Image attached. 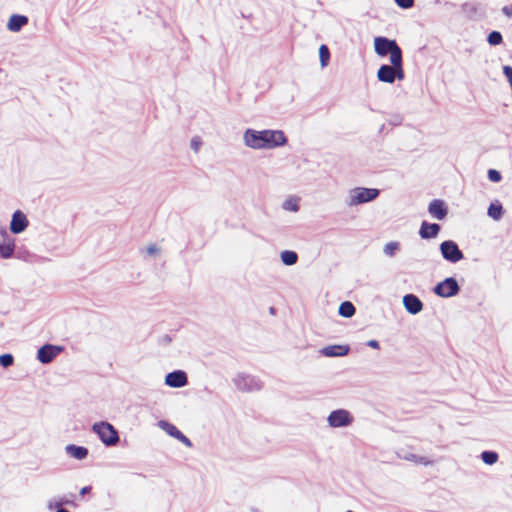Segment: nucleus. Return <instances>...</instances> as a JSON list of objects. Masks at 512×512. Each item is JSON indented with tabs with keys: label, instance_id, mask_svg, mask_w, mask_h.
<instances>
[{
	"label": "nucleus",
	"instance_id": "obj_1",
	"mask_svg": "<svg viewBox=\"0 0 512 512\" xmlns=\"http://www.w3.org/2000/svg\"><path fill=\"white\" fill-rule=\"evenodd\" d=\"M243 142L254 150H272L285 146L288 138L282 130L248 128L243 133Z\"/></svg>",
	"mask_w": 512,
	"mask_h": 512
},
{
	"label": "nucleus",
	"instance_id": "obj_2",
	"mask_svg": "<svg viewBox=\"0 0 512 512\" xmlns=\"http://www.w3.org/2000/svg\"><path fill=\"white\" fill-rule=\"evenodd\" d=\"M380 190L377 188L355 187L349 191L346 205L349 207L372 202L378 198Z\"/></svg>",
	"mask_w": 512,
	"mask_h": 512
},
{
	"label": "nucleus",
	"instance_id": "obj_3",
	"mask_svg": "<svg viewBox=\"0 0 512 512\" xmlns=\"http://www.w3.org/2000/svg\"><path fill=\"white\" fill-rule=\"evenodd\" d=\"M92 430L106 447L116 446L120 441L117 429L109 422H96L93 424Z\"/></svg>",
	"mask_w": 512,
	"mask_h": 512
},
{
	"label": "nucleus",
	"instance_id": "obj_4",
	"mask_svg": "<svg viewBox=\"0 0 512 512\" xmlns=\"http://www.w3.org/2000/svg\"><path fill=\"white\" fill-rule=\"evenodd\" d=\"M374 50L380 57H386L389 55L390 61L393 60V57L398 58L402 55V50L396 40L389 39L384 36H377L374 38Z\"/></svg>",
	"mask_w": 512,
	"mask_h": 512
},
{
	"label": "nucleus",
	"instance_id": "obj_5",
	"mask_svg": "<svg viewBox=\"0 0 512 512\" xmlns=\"http://www.w3.org/2000/svg\"><path fill=\"white\" fill-rule=\"evenodd\" d=\"M233 383L239 391L247 393L259 391L263 387L262 382L257 377L246 373H238L233 379Z\"/></svg>",
	"mask_w": 512,
	"mask_h": 512
},
{
	"label": "nucleus",
	"instance_id": "obj_6",
	"mask_svg": "<svg viewBox=\"0 0 512 512\" xmlns=\"http://www.w3.org/2000/svg\"><path fill=\"white\" fill-rule=\"evenodd\" d=\"M433 292L441 298H451L460 292V285L455 277H447L433 287Z\"/></svg>",
	"mask_w": 512,
	"mask_h": 512
},
{
	"label": "nucleus",
	"instance_id": "obj_7",
	"mask_svg": "<svg viewBox=\"0 0 512 512\" xmlns=\"http://www.w3.org/2000/svg\"><path fill=\"white\" fill-rule=\"evenodd\" d=\"M354 421V417L346 409L339 408L330 412L327 417L328 425L332 428H345L350 426Z\"/></svg>",
	"mask_w": 512,
	"mask_h": 512
},
{
	"label": "nucleus",
	"instance_id": "obj_8",
	"mask_svg": "<svg viewBox=\"0 0 512 512\" xmlns=\"http://www.w3.org/2000/svg\"><path fill=\"white\" fill-rule=\"evenodd\" d=\"M439 250L443 259L450 263H457L464 259V254L459 248L458 244L453 240H445L440 246Z\"/></svg>",
	"mask_w": 512,
	"mask_h": 512
},
{
	"label": "nucleus",
	"instance_id": "obj_9",
	"mask_svg": "<svg viewBox=\"0 0 512 512\" xmlns=\"http://www.w3.org/2000/svg\"><path fill=\"white\" fill-rule=\"evenodd\" d=\"M15 253V238L5 228H0V256L10 259Z\"/></svg>",
	"mask_w": 512,
	"mask_h": 512
},
{
	"label": "nucleus",
	"instance_id": "obj_10",
	"mask_svg": "<svg viewBox=\"0 0 512 512\" xmlns=\"http://www.w3.org/2000/svg\"><path fill=\"white\" fill-rule=\"evenodd\" d=\"M64 347L53 345V344H44L37 351V360L42 364L51 363L62 351Z\"/></svg>",
	"mask_w": 512,
	"mask_h": 512
},
{
	"label": "nucleus",
	"instance_id": "obj_11",
	"mask_svg": "<svg viewBox=\"0 0 512 512\" xmlns=\"http://www.w3.org/2000/svg\"><path fill=\"white\" fill-rule=\"evenodd\" d=\"M187 383V373L183 370H174L165 376V384L171 388H182Z\"/></svg>",
	"mask_w": 512,
	"mask_h": 512
},
{
	"label": "nucleus",
	"instance_id": "obj_12",
	"mask_svg": "<svg viewBox=\"0 0 512 512\" xmlns=\"http://www.w3.org/2000/svg\"><path fill=\"white\" fill-rule=\"evenodd\" d=\"M402 303L405 310L411 315L420 313L424 307L420 298L412 293L405 294L402 298Z\"/></svg>",
	"mask_w": 512,
	"mask_h": 512
},
{
	"label": "nucleus",
	"instance_id": "obj_13",
	"mask_svg": "<svg viewBox=\"0 0 512 512\" xmlns=\"http://www.w3.org/2000/svg\"><path fill=\"white\" fill-rule=\"evenodd\" d=\"M29 225V221L26 215L21 210H16L12 214L10 221V231L13 234H20L26 230Z\"/></svg>",
	"mask_w": 512,
	"mask_h": 512
},
{
	"label": "nucleus",
	"instance_id": "obj_14",
	"mask_svg": "<svg viewBox=\"0 0 512 512\" xmlns=\"http://www.w3.org/2000/svg\"><path fill=\"white\" fill-rule=\"evenodd\" d=\"M428 212L433 218L443 220L448 214V208L443 200L434 199L428 205Z\"/></svg>",
	"mask_w": 512,
	"mask_h": 512
},
{
	"label": "nucleus",
	"instance_id": "obj_15",
	"mask_svg": "<svg viewBox=\"0 0 512 512\" xmlns=\"http://www.w3.org/2000/svg\"><path fill=\"white\" fill-rule=\"evenodd\" d=\"M441 230V226L438 223H430L423 221L420 225L419 236L422 239L429 240L436 238Z\"/></svg>",
	"mask_w": 512,
	"mask_h": 512
},
{
	"label": "nucleus",
	"instance_id": "obj_16",
	"mask_svg": "<svg viewBox=\"0 0 512 512\" xmlns=\"http://www.w3.org/2000/svg\"><path fill=\"white\" fill-rule=\"evenodd\" d=\"M350 347L348 345H328L320 350V353L326 357H342L349 353Z\"/></svg>",
	"mask_w": 512,
	"mask_h": 512
},
{
	"label": "nucleus",
	"instance_id": "obj_17",
	"mask_svg": "<svg viewBox=\"0 0 512 512\" xmlns=\"http://www.w3.org/2000/svg\"><path fill=\"white\" fill-rule=\"evenodd\" d=\"M28 17L21 14H13L8 20L7 29L11 32H19L28 24Z\"/></svg>",
	"mask_w": 512,
	"mask_h": 512
},
{
	"label": "nucleus",
	"instance_id": "obj_18",
	"mask_svg": "<svg viewBox=\"0 0 512 512\" xmlns=\"http://www.w3.org/2000/svg\"><path fill=\"white\" fill-rule=\"evenodd\" d=\"M377 79L383 83H394V65L382 64L377 71Z\"/></svg>",
	"mask_w": 512,
	"mask_h": 512
},
{
	"label": "nucleus",
	"instance_id": "obj_19",
	"mask_svg": "<svg viewBox=\"0 0 512 512\" xmlns=\"http://www.w3.org/2000/svg\"><path fill=\"white\" fill-rule=\"evenodd\" d=\"M65 452L76 460H84L89 454L88 448L84 446H78L75 444H68L65 447Z\"/></svg>",
	"mask_w": 512,
	"mask_h": 512
},
{
	"label": "nucleus",
	"instance_id": "obj_20",
	"mask_svg": "<svg viewBox=\"0 0 512 512\" xmlns=\"http://www.w3.org/2000/svg\"><path fill=\"white\" fill-rule=\"evenodd\" d=\"M487 214L493 220H500L503 217L504 209L502 204L499 201L492 202L487 210Z\"/></svg>",
	"mask_w": 512,
	"mask_h": 512
},
{
	"label": "nucleus",
	"instance_id": "obj_21",
	"mask_svg": "<svg viewBox=\"0 0 512 512\" xmlns=\"http://www.w3.org/2000/svg\"><path fill=\"white\" fill-rule=\"evenodd\" d=\"M158 427L165 431L169 436L177 439L179 435H181V431L172 423L166 420H160L157 423Z\"/></svg>",
	"mask_w": 512,
	"mask_h": 512
},
{
	"label": "nucleus",
	"instance_id": "obj_22",
	"mask_svg": "<svg viewBox=\"0 0 512 512\" xmlns=\"http://www.w3.org/2000/svg\"><path fill=\"white\" fill-rule=\"evenodd\" d=\"M394 65V81L396 79L403 80L405 78V72L403 67V56H399L398 58L393 57V60L390 61Z\"/></svg>",
	"mask_w": 512,
	"mask_h": 512
},
{
	"label": "nucleus",
	"instance_id": "obj_23",
	"mask_svg": "<svg viewBox=\"0 0 512 512\" xmlns=\"http://www.w3.org/2000/svg\"><path fill=\"white\" fill-rule=\"evenodd\" d=\"M356 313V308L350 301H343L338 308V314L344 318H351Z\"/></svg>",
	"mask_w": 512,
	"mask_h": 512
},
{
	"label": "nucleus",
	"instance_id": "obj_24",
	"mask_svg": "<svg viewBox=\"0 0 512 512\" xmlns=\"http://www.w3.org/2000/svg\"><path fill=\"white\" fill-rule=\"evenodd\" d=\"M282 263L286 266L295 265L298 261V254L292 250H284L280 254Z\"/></svg>",
	"mask_w": 512,
	"mask_h": 512
},
{
	"label": "nucleus",
	"instance_id": "obj_25",
	"mask_svg": "<svg viewBox=\"0 0 512 512\" xmlns=\"http://www.w3.org/2000/svg\"><path fill=\"white\" fill-rule=\"evenodd\" d=\"M482 461L487 465H493L498 461V453L491 450L483 451L480 455Z\"/></svg>",
	"mask_w": 512,
	"mask_h": 512
},
{
	"label": "nucleus",
	"instance_id": "obj_26",
	"mask_svg": "<svg viewBox=\"0 0 512 512\" xmlns=\"http://www.w3.org/2000/svg\"><path fill=\"white\" fill-rule=\"evenodd\" d=\"M319 59L321 67H326L328 65L330 60V50L325 44H322L319 48Z\"/></svg>",
	"mask_w": 512,
	"mask_h": 512
},
{
	"label": "nucleus",
	"instance_id": "obj_27",
	"mask_svg": "<svg viewBox=\"0 0 512 512\" xmlns=\"http://www.w3.org/2000/svg\"><path fill=\"white\" fill-rule=\"evenodd\" d=\"M487 42L491 46L500 45L503 42V36L499 31L493 30L488 34Z\"/></svg>",
	"mask_w": 512,
	"mask_h": 512
},
{
	"label": "nucleus",
	"instance_id": "obj_28",
	"mask_svg": "<svg viewBox=\"0 0 512 512\" xmlns=\"http://www.w3.org/2000/svg\"><path fill=\"white\" fill-rule=\"evenodd\" d=\"M404 459L408 460V461H413L415 463L422 464V465H425V466L431 464V461L428 458L423 457V456H419V455H416V454H413V453L406 454L404 456Z\"/></svg>",
	"mask_w": 512,
	"mask_h": 512
},
{
	"label": "nucleus",
	"instance_id": "obj_29",
	"mask_svg": "<svg viewBox=\"0 0 512 512\" xmlns=\"http://www.w3.org/2000/svg\"><path fill=\"white\" fill-rule=\"evenodd\" d=\"M400 248V244L399 242H396V241H391V242H388L384 248H383V252L385 255L389 256V257H393L396 253V251H398Z\"/></svg>",
	"mask_w": 512,
	"mask_h": 512
},
{
	"label": "nucleus",
	"instance_id": "obj_30",
	"mask_svg": "<svg viewBox=\"0 0 512 512\" xmlns=\"http://www.w3.org/2000/svg\"><path fill=\"white\" fill-rule=\"evenodd\" d=\"M14 364V356L11 353L0 355V365L3 368H9Z\"/></svg>",
	"mask_w": 512,
	"mask_h": 512
},
{
	"label": "nucleus",
	"instance_id": "obj_31",
	"mask_svg": "<svg viewBox=\"0 0 512 512\" xmlns=\"http://www.w3.org/2000/svg\"><path fill=\"white\" fill-rule=\"evenodd\" d=\"M461 10H462V12H463V13H465L467 16L472 17V15H474V14L476 13V11H477V7H476V5H475V4H473V3H468V2H466V3H463V4L461 5Z\"/></svg>",
	"mask_w": 512,
	"mask_h": 512
},
{
	"label": "nucleus",
	"instance_id": "obj_32",
	"mask_svg": "<svg viewBox=\"0 0 512 512\" xmlns=\"http://www.w3.org/2000/svg\"><path fill=\"white\" fill-rule=\"evenodd\" d=\"M487 177L491 182L498 183L502 179L501 173L496 169H489L487 172Z\"/></svg>",
	"mask_w": 512,
	"mask_h": 512
},
{
	"label": "nucleus",
	"instance_id": "obj_33",
	"mask_svg": "<svg viewBox=\"0 0 512 512\" xmlns=\"http://www.w3.org/2000/svg\"><path fill=\"white\" fill-rule=\"evenodd\" d=\"M283 209L288 210V211L297 212L299 210V206L295 202H292L290 200H286L283 203Z\"/></svg>",
	"mask_w": 512,
	"mask_h": 512
},
{
	"label": "nucleus",
	"instance_id": "obj_34",
	"mask_svg": "<svg viewBox=\"0 0 512 512\" xmlns=\"http://www.w3.org/2000/svg\"><path fill=\"white\" fill-rule=\"evenodd\" d=\"M395 3L402 9H409L413 7L414 0H394Z\"/></svg>",
	"mask_w": 512,
	"mask_h": 512
},
{
	"label": "nucleus",
	"instance_id": "obj_35",
	"mask_svg": "<svg viewBox=\"0 0 512 512\" xmlns=\"http://www.w3.org/2000/svg\"><path fill=\"white\" fill-rule=\"evenodd\" d=\"M177 440L184 444L186 447L191 448L193 446L191 440L185 436L182 432L181 435L177 437Z\"/></svg>",
	"mask_w": 512,
	"mask_h": 512
},
{
	"label": "nucleus",
	"instance_id": "obj_36",
	"mask_svg": "<svg viewBox=\"0 0 512 512\" xmlns=\"http://www.w3.org/2000/svg\"><path fill=\"white\" fill-rule=\"evenodd\" d=\"M73 500L68 499L67 497H63L56 501V507H62L63 505H72Z\"/></svg>",
	"mask_w": 512,
	"mask_h": 512
},
{
	"label": "nucleus",
	"instance_id": "obj_37",
	"mask_svg": "<svg viewBox=\"0 0 512 512\" xmlns=\"http://www.w3.org/2000/svg\"><path fill=\"white\" fill-rule=\"evenodd\" d=\"M158 251L159 249L155 244H151L146 248V252L149 255H155Z\"/></svg>",
	"mask_w": 512,
	"mask_h": 512
},
{
	"label": "nucleus",
	"instance_id": "obj_38",
	"mask_svg": "<svg viewBox=\"0 0 512 512\" xmlns=\"http://www.w3.org/2000/svg\"><path fill=\"white\" fill-rule=\"evenodd\" d=\"M502 13L507 16V17H510L512 18V6L511 5H506L502 8Z\"/></svg>",
	"mask_w": 512,
	"mask_h": 512
},
{
	"label": "nucleus",
	"instance_id": "obj_39",
	"mask_svg": "<svg viewBox=\"0 0 512 512\" xmlns=\"http://www.w3.org/2000/svg\"><path fill=\"white\" fill-rule=\"evenodd\" d=\"M200 144H201V141L198 138H193L191 140V148L194 151H198Z\"/></svg>",
	"mask_w": 512,
	"mask_h": 512
},
{
	"label": "nucleus",
	"instance_id": "obj_40",
	"mask_svg": "<svg viewBox=\"0 0 512 512\" xmlns=\"http://www.w3.org/2000/svg\"><path fill=\"white\" fill-rule=\"evenodd\" d=\"M367 346L370 347V348H373V349H379L380 348V344L377 340H369L367 342Z\"/></svg>",
	"mask_w": 512,
	"mask_h": 512
},
{
	"label": "nucleus",
	"instance_id": "obj_41",
	"mask_svg": "<svg viewBox=\"0 0 512 512\" xmlns=\"http://www.w3.org/2000/svg\"><path fill=\"white\" fill-rule=\"evenodd\" d=\"M92 490V487L91 486H84L80 489V495L81 496H84L88 493H90V491Z\"/></svg>",
	"mask_w": 512,
	"mask_h": 512
},
{
	"label": "nucleus",
	"instance_id": "obj_42",
	"mask_svg": "<svg viewBox=\"0 0 512 512\" xmlns=\"http://www.w3.org/2000/svg\"><path fill=\"white\" fill-rule=\"evenodd\" d=\"M161 342L163 344H169L171 342V338L169 335H164L162 338H161Z\"/></svg>",
	"mask_w": 512,
	"mask_h": 512
},
{
	"label": "nucleus",
	"instance_id": "obj_43",
	"mask_svg": "<svg viewBox=\"0 0 512 512\" xmlns=\"http://www.w3.org/2000/svg\"><path fill=\"white\" fill-rule=\"evenodd\" d=\"M56 501L57 500H49L48 509H50V510L56 509Z\"/></svg>",
	"mask_w": 512,
	"mask_h": 512
},
{
	"label": "nucleus",
	"instance_id": "obj_44",
	"mask_svg": "<svg viewBox=\"0 0 512 512\" xmlns=\"http://www.w3.org/2000/svg\"><path fill=\"white\" fill-rule=\"evenodd\" d=\"M56 512H70V511L63 507H56Z\"/></svg>",
	"mask_w": 512,
	"mask_h": 512
},
{
	"label": "nucleus",
	"instance_id": "obj_45",
	"mask_svg": "<svg viewBox=\"0 0 512 512\" xmlns=\"http://www.w3.org/2000/svg\"><path fill=\"white\" fill-rule=\"evenodd\" d=\"M275 311H276V309H275L274 307H271V308H270V313H271V314H275Z\"/></svg>",
	"mask_w": 512,
	"mask_h": 512
},
{
	"label": "nucleus",
	"instance_id": "obj_46",
	"mask_svg": "<svg viewBox=\"0 0 512 512\" xmlns=\"http://www.w3.org/2000/svg\"><path fill=\"white\" fill-rule=\"evenodd\" d=\"M252 512H258L256 509H252Z\"/></svg>",
	"mask_w": 512,
	"mask_h": 512
}]
</instances>
